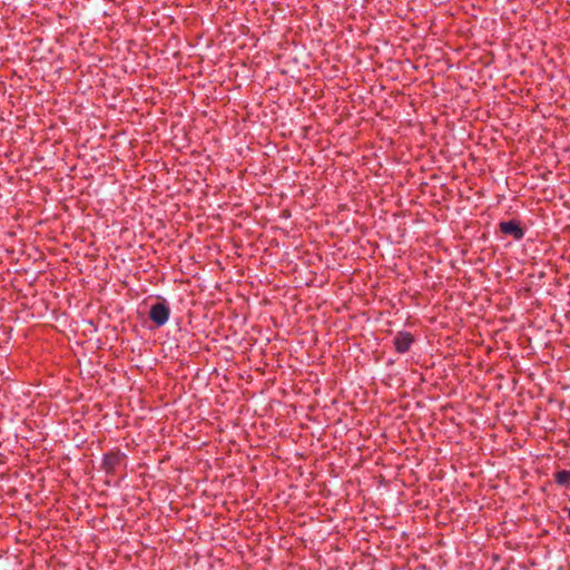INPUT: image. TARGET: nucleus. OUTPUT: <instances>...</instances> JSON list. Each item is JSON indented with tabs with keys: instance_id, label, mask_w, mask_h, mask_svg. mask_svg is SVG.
<instances>
[{
	"instance_id": "1",
	"label": "nucleus",
	"mask_w": 570,
	"mask_h": 570,
	"mask_svg": "<svg viewBox=\"0 0 570 570\" xmlns=\"http://www.w3.org/2000/svg\"><path fill=\"white\" fill-rule=\"evenodd\" d=\"M149 320L157 326H164L170 316V308L166 302H158L150 306Z\"/></svg>"
},
{
	"instance_id": "2",
	"label": "nucleus",
	"mask_w": 570,
	"mask_h": 570,
	"mask_svg": "<svg viewBox=\"0 0 570 570\" xmlns=\"http://www.w3.org/2000/svg\"><path fill=\"white\" fill-rule=\"evenodd\" d=\"M126 454L118 451H110L104 455L101 468L107 474H114L124 463Z\"/></svg>"
},
{
	"instance_id": "3",
	"label": "nucleus",
	"mask_w": 570,
	"mask_h": 570,
	"mask_svg": "<svg viewBox=\"0 0 570 570\" xmlns=\"http://www.w3.org/2000/svg\"><path fill=\"white\" fill-rule=\"evenodd\" d=\"M500 232L504 235L512 236L515 240H520L524 236V230L520 225V222L511 219L508 222H501L499 224Z\"/></svg>"
},
{
	"instance_id": "4",
	"label": "nucleus",
	"mask_w": 570,
	"mask_h": 570,
	"mask_svg": "<svg viewBox=\"0 0 570 570\" xmlns=\"http://www.w3.org/2000/svg\"><path fill=\"white\" fill-rule=\"evenodd\" d=\"M414 342V336L410 332H397L394 337L395 351L400 354L406 353Z\"/></svg>"
},
{
	"instance_id": "5",
	"label": "nucleus",
	"mask_w": 570,
	"mask_h": 570,
	"mask_svg": "<svg viewBox=\"0 0 570 570\" xmlns=\"http://www.w3.org/2000/svg\"><path fill=\"white\" fill-rule=\"evenodd\" d=\"M554 481L560 487L570 485V470H560L554 474Z\"/></svg>"
},
{
	"instance_id": "6",
	"label": "nucleus",
	"mask_w": 570,
	"mask_h": 570,
	"mask_svg": "<svg viewBox=\"0 0 570 570\" xmlns=\"http://www.w3.org/2000/svg\"><path fill=\"white\" fill-rule=\"evenodd\" d=\"M569 518H570V508H569Z\"/></svg>"
}]
</instances>
